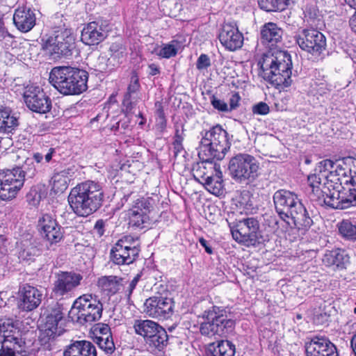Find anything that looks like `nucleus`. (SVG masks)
Listing matches in <instances>:
<instances>
[{
  "mask_svg": "<svg viewBox=\"0 0 356 356\" xmlns=\"http://www.w3.org/2000/svg\"><path fill=\"white\" fill-rule=\"evenodd\" d=\"M230 147L227 131L220 125H216L206 131L200 145L198 155L203 161L193 167L195 177L205 181L207 177L216 170L220 169L219 164L213 163L212 160H222Z\"/></svg>",
  "mask_w": 356,
  "mask_h": 356,
  "instance_id": "f257e3e1",
  "label": "nucleus"
},
{
  "mask_svg": "<svg viewBox=\"0 0 356 356\" xmlns=\"http://www.w3.org/2000/svg\"><path fill=\"white\" fill-rule=\"evenodd\" d=\"M259 75L277 89L291 86L292 61L285 51L270 49L258 61Z\"/></svg>",
  "mask_w": 356,
  "mask_h": 356,
  "instance_id": "f03ea898",
  "label": "nucleus"
},
{
  "mask_svg": "<svg viewBox=\"0 0 356 356\" xmlns=\"http://www.w3.org/2000/svg\"><path fill=\"white\" fill-rule=\"evenodd\" d=\"M275 208L281 219L298 229H308L313 223L298 196L289 191L278 190L273 195Z\"/></svg>",
  "mask_w": 356,
  "mask_h": 356,
  "instance_id": "7ed1b4c3",
  "label": "nucleus"
},
{
  "mask_svg": "<svg viewBox=\"0 0 356 356\" xmlns=\"http://www.w3.org/2000/svg\"><path fill=\"white\" fill-rule=\"evenodd\" d=\"M104 191L97 182L86 181L71 189L68 202L72 211L79 216L86 217L95 212L102 205Z\"/></svg>",
  "mask_w": 356,
  "mask_h": 356,
  "instance_id": "20e7f679",
  "label": "nucleus"
},
{
  "mask_svg": "<svg viewBox=\"0 0 356 356\" xmlns=\"http://www.w3.org/2000/svg\"><path fill=\"white\" fill-rule=\"evenodd\" d=\"M88 74L86 70L70 66L54 67L49 76V83L63 95H76L86 91Z\"/></svg>",
  "mask_w": 356,
  "mask_h": 356,
  "instance_id": "39448f33",
  "label": "nucleus"
},
{
  "mask_svg": "<svg viewBox=\"0 0 356 356\" xmlns=\"http://www.w3.org/2000/svg\"><path fill=\"white\" fill-rule=\"evenodd\" d=\"M307 181L312 190L309 195L311 201L336 209H345L353 207L348 193L335 188L330 189V186H325V183H322V178L319 175H309Z\"/></svg>",
  "mask_w": 356,
  "mask_h": 356,
  "instance_id": "423d86ee",
  "label": "nucleus"
},
{
  "mask_svg": "<svg viewBox=\"0 0 356 356\" xmlns=\"http://www.w3.org/2000/svg\"><path fill=\"white\" fill-rule=\"evenodd\" d=\"M202 317L205 321L200 323V332L209 337H225L235 325V321L228 317L226 311L216 306L204 311Z\"/></svg>",
  "mask_w": 356,
  "mask_h": 356,
  "instance_id": "0eeeda50",
  "label": "nucleus"
},
{
  "mask_svg": "<svg viewBox=\"0 0 356 356\" xmlns=\"http://www.w3.org/2000/svg\"><path fill=\"white\" fill-rule=\"evenodd\" d=\"M259 162L249 154L239 153L232 157L228 170L232 179L237 184L248 185L259 177Z\"/></svg>",
  "mask_w": 356,
  "mask_h": 356,
  "instance_id": "6e6552de",
  "label": "nucleus"
},
{
  "mask_svg": "<svg viewBox=\"0 0 356 356\" xmlns=\"http://www.w3.org/2000/svg\"><path fill=\"white\" fill-rule=\"evenodd\" d=\"M103 312V305L96 296L83 294L74 302L71 314L76 316V321L80 324L91 323L99 321Z\"/></svg>",
  "mask_w": 356,
  "mask_h": 356,
  "instance_id": "1a4fd4ad",
  "label": "nucleus"
},
{
  "mask_svg": "<svg viewBox=\"0 0 356 356\" xmlns=\"http://www.w3.org/2000/svg\"><path fill=\"white\" fill-rule=\"evenodd\" d=\"M74 44L75 37L72 30L60 29L44 42L42 49L51 56H67L71 54Z\"/></svg>",
  "mask_w": 356,
  "mask_h": 356,
  "instance_id": "9d476101",
  "label": "nucleus"
},
{
  "mask_svg": "<svg viewBox=\"0 0 356 356\" xmlns=\"http://www.w3.org/2000/svg\"><path fill=\"white\" fill-rule=\"evenodd\" d=\"M140 251L137 238L127 235L113 246L110 252V259L116 265H129L136 260Z\"/></svg>",
  "mask_w": 356,
  "mask_h": 356,
  "instance_id": "9b49d317",
  "label": "nucleus"
},
{
  "mask_svg": "<svg viewBox=\"0 0 356 356\" xmlns=\"http://www.w3.org/2000/svg\"><path fill=\"white\" fill-rule=\"evenodd\" d=\"M259 222L253 217L244 218L238 220L231 229L233 238L245 245H254L258 241Z\"/></svg>",
  "mask_w": 356,
  "mask_h": 356,
  "instance_id": "f8f14e48",
  "label": "nucleus"
},
{
  "mask_svg": "<svg viewBox=\"0 0 356 356\" xmlns=\"http://www.w3.org/2000/svg\"><path fill=\"white\" fill-rule=\"evenodd\" d=\"M295 40L302 50L313 56L321 55L326 47L325 35L314 29H303L295 36Z\"/></svg>",
  "mask_w": 356,
  "mask_h": 356,
  "instance_id": "ddd939ff",
  "label": "nucleus"
},
{
  "mask_svg": "<svg viewBox=\"0 0 356 356\" xmlns=\"http://www.w3.org/2000/svg\"><path fill=\"white\" fill-rule=\"evenodd\" d=\"M23 97L26 106L33 112L47 113L51 108V99L39 86H28Z\"/></svg>",
  "mask_w": 356,
  "mask_h": 356,
  "instance_id": "4468645a",
  "label": "nucleus"
},
{
  "mask_svg": "<svg viewBox=\"0 0 356 356\" xmlns=\"http://www.w3.org/2000/svg\"><path fill=\"white\" fill-rule=\"evenodd\" d=\"M19 170H6L0 172V199L10 200L15 197L23 186V179Z\"/></svg>",
  "mask_w": 356,
  "mask_h": 356,
  "instance_id": "2eb2a0df",
  "label": "nucleus"
},
{
  "mask_svg": "<svg viewBox=\"0 0 356 356\" xmlns=\"http://www.w3.org/2000/svg\"><path fill=\"white\" fill-rule=\"evenodd\" d=\"M173 301L171 298L163 296H152L144 303V312L150 317L167 319L173 314Z\"/></svg>",
  "mask_w": 356,
  "mask_h": 356,
  "instance_id": "dca6fc26",
  "label": "nucleus"
},
{
  "mask_svg": "<svg viewBox=\"0 0 356 356\" xmlns=\"http://www.w3.org/2000/svg\"><path fill=\"white\" fill-rule=\"evenodd\" d=\"M63 318V307L56 302L47 314L45 322L41 325L40 338L45 343L60 335L58 332V322Z\"/></svg>",
  "mask_w": 356,
  "mask_h": 356,
  "instance_id": "f3484780",
  "label": "nucleus"
},
{
  "mask_svg": "<svg viewBox=\"0 0 356 356\" xmlns=\"http://www.w3.org/2000/svg\"><path fill=\"white\" fill-rule=\"evenodd\" d=\"M218 39L226 49L234 51L241 48L244 38L236 24L225 23L220 30Z\"/></svg>",
  "mask_w": 356,
  "mask_h": 356,
  "instance_id": "a211bd4d",
  "label": "nucleus"
},
{
  "mask_svg": "<svg viewBox=\"0 0 356 356\" xmlns=\"http://www.w3.org/2000/svg\"><path fill=\"white\" fill-rule=\"evenodd\" d=\"M38 227L42 236L51 244H56L63 238L61 226L49 214L42 215L38 220Z\"/></svg>",
  "mask_w": 356,
  "mask_h": 356,
  "instance_id": "6ab92c4d",
  "label": "nucleus"
},
{
  "mask_svg": "<svg viewBox=\"0 0 356 356\" xmlns=\"http://www.w3.org/2000/svg\"><path fill=\"white\" fill-rule=\"evenodd\" d=\"M83 276L74 272H60L54 284V293L60 296L68 294L79 286Z\"/></svg>",
  "mask_w": 356,
  "mask_h": 356,
  "instance_id": "aec40b11",
  "label": "nucleus"
},
{
  "mask_svg": "<svg viewBox=\"0 0 356 356\" xmlns=\"http://www.w3.org/2000/svg\"><path fill=\"white\" fill-rule=\"evenodd\" d=\"M305 348L307 356H339L336 346L325 337H314Z\"/></svg>",
  "mask_w": 356,
  "mask_h": 356,
  "instance_id": "412c9836",
  "label": "nucleus"
},
{
  "mask_svg": "<svg viewBox=\"0 0 356 356\" xmlns=\"http://www.w3.org/2000/svg\"><path fill=\"white\" fill-rule=\"evenodd\" d=\"M107 25L94 21L87 24L81 31V40L87 45L99 44L107 37Z\"/></svg>",
  "mask_w": 356,
  "mask_h": 356,
  "instance_id": "4be33fe9",
  "label": "nucleus"
},
{
  "mask_svg": "<svg viewBox=\"0 0 356 356\" xmlns=\"http://www.w3.org/2000/svg\"><path fill=\"white\" fill-rule=\"evenodd\" d=\"M19 308L25 312H31L41 304L43 294L37 288L26 284L20 289Z\"/></svg>",
  "mask_w": 356,
  "mask_h": 356,
  "instance_id": "5701e85b",
  "label": "nucleus"
},
{
  "mask_svg": "<svg viewBox=\"0 0 356 356\" xmlns=\"http://www.w3.org/2000/svg\"><path fill=\"white\" fill-rule=\"evenodd\" d=\"M35 20V15L29 8H19L13 15V22L15 26L24 33L29 32L34 27Z\"/></svg>",
  "mask_w": 356,
  "mask_h": 356,
  "instance_id": "b1692460",
  "label": "nucleus"
},
{
  "mask_svg": "<svg viewBox=\"0 0 356 356\" xmlns=\"http://www.w3.org/2000/svg\"><path fill=\"white\" fill-rule=\"evenodd\" d=\"M284 31L273 22L264 24L261 28V40L262 43L274 46L282 42Z\"/></svg>",
  "mask_w": 356,
  "mask_h": 356,
  "instance_id": "393cba45",
  "label": "nucleus"
},
{
  "mask_svg": "<svg viewBox=\"0 0 356 356\" xmlns=\"http://www.w3.org/2000/svg\"><path fill=\"white\" fill-rule=\"evenodd\" d=\"M322 260L326 266H334L339 270L346 268L349 264L348 254L341 248L326 250Z\"/></svg>",
  "mask_w": 356,
  "mask_h": 356,
  "instance_id": "a878e982",
  "label": "nucleus"
},
{
  "mask_svg": "<svg viewBox=\"0 0 356 356\" xmlns=\"http://www.w3.org/2000/svg\"><path fill=\"white\" fill-rule=\"evenodd\" d=\"M139 79L136 74H134L131 77L130 83L127 87V91L124 96L122 104L125 108L127 113L136 106L139 99L140 90Z\"/></svg>",
  "mask_w": 356,
  "mask_h": 356,
  "instance_id": "bb28decb",
  "label": "nucleus"
},
{
  "mask_svg": "<svg viewBox=\"0 0 356 356\" xmlns=\"http://www.w3.org/2000/svg\"><path fill=\"white\" fill-rule=\"evenodd\" d=\"M63 356H97V350L90 341H76L67 346Z\"/></svg>",
  "mask_w": 356,
  "mask_h": 356,
  "instance_id": "cd10ccee",
  "label": "nucleus"
},
{
  "mask_svg": "<svg viewBox=\"0 0 356 356\" xmlns=\"http://www.w3.org/2000/svg\"><path fill=\"white\" fill-rule=\"evenodd\" d=\"M122 278L115 276H102L98 278L97 285L101 291L108 296L117 293L121 289Z\"/></svg>",
  "mask_w": 356,
  "mask_h": 356,
  "instance_id": "c85d7f7f",
  "label": "nucleus"
},
{
  "mask_svg": "<svg viewBox=\"0 0 356 356\" xmlns=\"http://www.w3.org/2000/svg\"><path fill=\"white\" fill-rule=\"evenodd\" d=\"M203 184L209 193L215 195H222L224 191V184L220 169L216 170L215 172L211 173V177H207Z\"/></svg>",
  "mask_w": 356,
  "mask_h": 356,
  "instance_id": "c756f323",
  "label": "nucleus"
},
{
  "mask_svg": "<svg viewBox=\"0 0 356 356\" xmlns=\"http://www.w3.org/2000/svg\"><path fill=\"white\" fill-rule=\"evenodd\" d=\"M11 113L10 108L0 107V132L10 133L18 126L17 118Z\"/></svg>",
  "mask_w": 356,
  "mask_h": 356,
  "instance_id": "7c9ffc66",
  "label": "nucleus"
},
{
  "mask_svg": "<svg viewBox=\"0 0 356 356\" xmlns=\"http://www.w3.org/2000/svg\"><path fill=\"white\" fill-rule=\"evenodd\" d=\"M353 175L350 169H346L340 164L336 163L334 170L330 172L329 181L336 184L339 182L340 185L350 184L352 180L350 179L353 178Z\"/></svg>",
  "mask_w": 356,
  "mask_h": 356,
  "instance_id": "2f4dec72",
  "label": "nucleus"
},
{
  "mask_svg": "<svg viewBox=\"0 0 356 356\" xmlns=\"http://www.w3.org/2000/svg\"><path fill=\"white\" fill-rule=\"evenodd\" d=\"M168 340L167 332L163 327L159 325L145 342L152 349L161 350L167 346Z\"/></svg>",
  "mask_w": 356,
  "mask_h": 356,
  "instance_id": "473e14b6",
  "label": "nucleus"
},
{
  "mask_svg": "<svg viewBox=\"0 0 356 356\" xmlns=\"http://www.w3.org/2000/svg\"><path fill=\"white\" fill-rule=\"evenodd\" d=\"M159 325L151 320H135L134 328L136 333L142 336L145 341L156 330Z\"/></svg>",
  "mask_w": 356,
  "mask_h": 356,
  "instance_id": "72a5a7b5",
  "label": "nucleus"
},
{
  "mask_svg": "<svg viewBox=\"0 0 356 356\" xmlns=\"http://www.w3.org/2000/svg\"><path fill=\"white\" fill-rule=\"evenodd\" d=\"M210 347L213 346L211 350V356H234L236 353L235 345L228 340H220L214 346V343H210Z\"/></svg>",
  "mask_w": 356,
  "mask_h": 356,
  "instance_id": "f704fd0d",
  "label": "nucleus"
},
{
  "mask_svg": "<svg viewBox=\"0 0 356 356\" xmlns=\"http://www.w3.org/2000/svg\"><path fill=\"white\" fill-rule=\"evenodd\" d=\"M109 63L115 67L121 64L126 56V48L120 43H113L109 47Z\"/></svg>",
  "mask_w": 356,
  "mask_h": 356,
  "instance_id": "c9c22d12",
  "label": "nucleus"
},
{
  "mask_svg": "<svg viewBox=\"0 0 356 356\" xmlns=\"http://www.w3.org/2000/svg\"><path fill=\"white\" fill-rule=\"evenodd\" d=\"M179 50V42L176 40H172L167 44H162L161 45H156L154 49L153 52L160 58H170L177 55Z\"/></svg>",
  "mask_w": 356,
  "mask_h": 356,
  "instance_id": "e433bc0d",
  "label": "nucleus"
},
{
  "mask_svg": "<svg viewBox=\"0 0 356 356\" xmlns=\"http://www.w3.org/2000/svg\"><path fill=\"white\" fill-rule=\"evenodd\" d=\"M156 203V200L152 197H142L138 199L134 202L132 208L129 210V213H149L150 211L154 208Z\"/></svg>",
  "mask_w": 356,
  "mask_h": 356,
  "instance_id": "4c0bfd02",
  "label": "nucleus"
},
{
  "mask_svg": "<svg viewBox=\"0 0 356 356\" xmlns=\"http://www.w3.org/2000/svg\"><path fill=\"white\" fill-rule=\"evenodd\" d=\"M40 254V250L31 243L26 242L21 246L19 252V259L25 261H32Z\"/></svg>",
  "mask_w": 356,
  "mask_h": 356,
  "instance_id": "58836bf2",
  "label": "nucleus"
},
{
  "mask_svg": "<svg viewBox=\"0 0 356 356\" xmlns=\"http://www.w3.org/2000/svg\"><path fill=\"white\" fill-rule=\"evenodd\" d=\"M289 0H258L261 9L267 12L282 11L286 9Z\"/></svg>",
  "mask_w": 356,
  "mask_h": 356,
  "instance_id": "ea45409f",
  "label": "nucleus"
},
{
  "mask_svg": "<svg viewBox=\"0 0 356 356\" xmlns=\"http://www.w3.org/2000/svg\"><path fill=\"white\" fill-rule=\"evenodd\" d=\"M339 234L348 240H356V224L349 220H343L338 223Z\"/></svg>",
  "mask_w": 356,
  "mask_h": 356,
  "instance_id": "a19ab883",
  "label": "nucleus"
},
{
  "mask_svg": "<svg viewBox=\"0 0 356 356\" xmlns=\"http://www.w3.org/2000/svg\"><path fill=\"white\" fill-rule=\"evenodd\" d=\"M336 165V162L330 159H325L318 163L315 169L316 175H319L322 178V181L325 180L329 181L330 172L332 171Z\"/></svg>",
  "mask_w": 356,
  "mask_h": 356,
  "instance_id": "79ce46f5",
  "label": "nucleus"
},
{
  "mask_svg": "<svg viewBox=\"0 0 356 356\" xmlns=\"http://www.w3.org/2000/svg\"><path fill=\"white\" fill-rule=\"evenodd\" d=\"M12 170H19V172H21L20 174L23 179V184L24 183L25 177L30 179L33 178L38 172L33 159L29 158L26 159L22 167L14 168Z\"/></svg>",
  "mask_w": 356,
  "mask_h": 356,
  "instance_id": "37998d69",
  "label": "nucleus"
},
{
  "mask_svg": "<svg viewBox=\"0 0 356 356\" xmlns=\"http://www.w3.org/2000/svg\"><path fill=\"white\" fill-rule=\"evenodd\" d=\"M149 213H129L130 223L136 227L143 229L147 227L149 222Z\"/></svg>",
  "mask_w": 356,
  "mask_h": 356,
  "instance_id": "c03bdc74",
  "label": "nucleus"
},
{
  "mask_svg": "<svg viewBox=\"0 0 356 356\" xmlns=\"http://www.w3.org/2000/svg\"><path fill=\"white\" fill-rule=\"evenodd\" d=\"M99 347L107 355H111L115 350L112 335L111 337H102L95 340Z\"/></svg>",
  "mask_w": 356,
  "mask_h": 356,
  "instance_id": "a18cd8bd",
  "label": "nucleus"
},
{
  "mask_svg": "<svg viewBox=\"0 0 356 356\" xmlns=\"http://www.w3.org/2000/svg\"><path fill=\"white\" fill-rule=\"evenodd\" d=\"M95 70L99 72H106L114 69L113 65L109 63V59L106 56H99L94 65Z\"/></svg>",
  "mask_w": 356,
  "mask_h": 356,
  "instance_id": "49530a36",
  "label": "nucleus"
},
{
  "mask_svg": "<svg viewBox=\"0 0 356 356\" xmlns=\"http://www.w3.org/2000/svg\"><path fill=\"white\" fill-rule=\"evenodd\" d=\"M42 199V194L40 190L36 187L30 189L26 195V200L31 206L36 207L39 204Z\"/></svg>",
  "mask_w": 356,
  "mask_h": 356,
  "instance_id": "de8ad7c7",
  "label": "nucleus"
},
{
  "mask_svg": "<svg viewBox=\"0 0 356 356\" xmlns=\"http://www.w3.org/2000/svg\"><path fill=\"white\" fill-rule=\"evenodd\" d=\"M95 341L99 338L111 337L112 335L111 328L107 324L97 323L95 327Z\"/></svg>",
  "mask_w": 356,
  "mask_h": 356,
  "instance_id": "09e8293b",
  "label": "nucleus"
},
{
  "mask_svg": "<svg viewBox=\"0 0 356 356\" xmlns=\"http://www.w3.org/2000/svg\"><path fill=\"white\" fill-rule=\"evenodd\" d=\"M211 104L215 109L218 110L220 112L229 111V106L223 100L218 99L215 95L211 96Z\"/></svg>",
  "mask_w": 356,
  "mask_h": 356,
  "instance_id": "8fccbe9b",
  "label": "nucleus"
},
{
  "mask_svg": "<svg viewBox=\"0 0 356 356\" xmlns=\"http://www.w3.org/2000/svg\"><path fill=\"white\" fill-rule=\"evenodd\" d=\"M211 66V60L209 57L204 54H202L197 60L196 67L199 70H204Z\"/></svg>",
  "mask_w": 356,
  "mask_h": 356,
  "instance_id": "3c124183",
  "label": "nucleus"
},
{
  "mask_svg": "<svg viewBox=\"0 0 356 356\" xmlns=\"http://www.w3.org/2000/svg\"><path fill=\"white\" fill-rule=\"evenodd\" d=\"M270 108L268 105L263 102H261L252 106V113L258 115H266L269 113Z\"/></svg>",
  "mask_w": 356,
  "mask_h": 356,
  "instance_id": "603ef678",
  "label": "nucleus"
},
{
  "mask_svg": "<svg viewBox=\"0 0 356 356\" xmlns=\"http://www.w3.org/2000/svg\"><path fill=\"white\" fill-rule=\"evenodd\" d=\"M184 132V126L182 124L176 126L172 145H183L182 143L185 136Z\"/></svg>",
  "mask_w": 356,
  "mask_h": 356,
  "instance_id": "864d4df0",
  "label": "nucleus"
},
{
  "mask_svg": "<svg viewBox=\"0 0 356 356\" xmlns=\"http://www.w3.org/2000/svg\"><path fill=\"white\" fill-rule=\"evenodd\" d=\"M350 180H352L350 183L352 188H349L348 195L350 200L353 202L352 205L355 207L356 206V172H354L353 178Z\"/></svg>",
  "mask_w": 356,
  "mask_h": 356,
  "instance_id": "5fc2aeb1",
  "label": "nucleus"
},
{
  "mask_svg": "<svg viewBox=\"0 0 356 356\" xmlns=\"http://www.w3.org/2000/svg\"><path fill=\"white\" fill-rule=\"evenodd\" d=\"M105 222L103 220H98L93 228V232L98 236L102 237L104 234Z\"/></svg>",
  "mask_w": 356,
  "mask_h": 356,
  "instance_id": "6e6d98bb",
  "label": "nucleus"
},
{
  "mask_svg": "<svg viewBox=\"0 0 356 356\" xmlns=\"http://www.w3.org/2000/svg\"><path fill=\"white\" fill-rule=\"evenodd\" d=\"M52 179L54 188L57 186V184H60V190L67 188V184L65 178L62 177L60 175H56L54 176Z\"/></svg>",
  "mask_w": 356,
  "mask_h": 356,
  "instance_id": "4d7b16f0",
  "label": "nucleus"
},
{
  "mask_svg": "<svg viewBox=\"0 0 356 356\" xmlns=\"http://www.w3.org/2000/svg\"><path fill=\"white\" fill-rule=\"evenodd\" d=\"M130 127V118L128 115V114H126L125 117L120 120L119 122L116 124V129H128Z\"/></svg>",
  "mask_w": 356,
  "mask_h": 356,
  "instance_id": "13d9d810",
  "label": "nucleus"
},
{
  "mask_svg": "<svg viewBox=\"0 0 356 356\" xmlns=\"http://www.w3.org/2000/svg\"><path fill=\"white\" fill-rule=\"evenodd\" d=\"M241 99L239 95L237 92H234L232 95L229 99V111L235 109L238 106V103Z\"/></svg>",
  "mask_w": 356,
  "mask_h": 356,
  "instance_id": "bf43d9fd",
  "label": "nucleus"
},
{
  "mask_svg": "<svg viewBox=\"0 0 356 356\" xmlns=\"http://www.w3.org/2000/svg\"><path fill=\"white\" fill-rule=\"evenodd\" d=\"M140 278V274H137L134 277V279L131 281V282L129 283V286L127 288V290L126 291L127 292V296L128 298H130V296H131L133 291L136 288V286L138 284Z\"/></svg>",
  "mask_w": 356,
  "mask_h": 356,
  "instance_id": "052dcab7",
  "label": "nucleus"
},
{
  "mask_svg": "<svg viewBox=\"0 0 356 356\" xmlns=\"http://www.w3.org/2000/svg\"><path fill=\"white\" fill-rule=\"evenodd\" d=\"M7 35L10 36V34L4 26L2 15L0 14V40L4 39Z\"/></svg>",
  "mask_w": 356,
  "mask_h": 356,
  "instance_id": "680f3d73",
  "label": "nucleus"
},
{
  "mask_svg": "<svg viewBox=\"0 0 356 356\" xmlns=\"http://www.w3.org/2000/svg\"><path fill=\"white\" fill-rule=\"evenodd\" d=\"M155 106L156 108V113L157 116L159 118V119L165 118L164 111H163L161 103L156 102L155 103Z\"/></svg>",
  "mask_w": 356,
  "mask_h": 356,
  "instance_id": "e2e57ef3",
  "label": "nucleus"
},
{
  "mask_svg": "<svg viewBox=\"0 0 356 356\" xmlns=\"http://www.w3.org/2000/svg\"><path fill=\"white\" fill-rule=\"evenodd\" d=\"M199 242H200V245L204 248L205 251L208 254H211L213 253V250H212L211 247L209 245L207 240H205L204 238H200L199 239Z\"/></svg>",
  "mask_w": 356,
  "mask_h": 356,
  "instance_id": "0e129e2a",
  "label": "nucleus"
},
{
  "mask_svg": "<svg viewBox=\"0 0 356 356\" xmlns=\"http://www.w3.org/2000/svg\"><path fill=\"white\" fill-rule=\"evenodd\" d=\"M174 156L177 157L179 154L185 152L183 145H172Z\"/></svg>",
  "mask_w": 356,
  "mask_h": 356,
  "instance_id": "69168bd1",
  "label": "nucleus"
},
{
  "mask_svg": "<svg viewBox=\"0 0 356 356\" xmlns=\"http://www.w3.org/2000/svg\"><path fill=\"white\" fill-rule=\"evenodd\" d=\"M56 153V150L54 148H49L48 152L43 155V158H44V161L46 163H49Z\"/></svg>",
  "mask_w": 356,
  "mask_h": 356,
  "instance_id": "338daca9",
  "label": "nucleus"
},
{
  "mask_svg": "<svg viewBox=\"0 0 356 356\" xmlns=\"http://www.w3.org/2000/svg\"><path fill=\"white\" fill-rule=\"evenodd\" d=\"M350 347L353 350L355 356H356V332L351 337Z\"/></svg>",
  "mask_w": 356,
  "mask_h": 356,
  "instance_id": "774afa93",
  "label": "nucleus"
}]
</instances>
